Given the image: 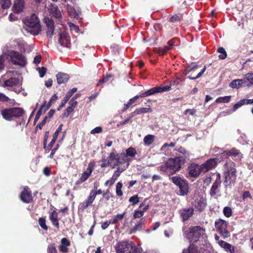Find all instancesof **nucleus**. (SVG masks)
Here are the masks:
<instances>
[{"label": "nucleus", "instance_id": "1", "mask_svg": "<svg viewBox=\"0 0 253 253\" xmlns=\"http://www.w3.org/2000/svg\"><path fill=\"white\" fill-rule=\"evenodd\" d=\"M13 72L8 71L1 76L3 83L1 86L6 87L8 90H11L19 94L23 90L22 87V81L19 78L13 77L11 74Z\"/></svg>", "mask_w": 253, "mask_h": 253}, {"label": "nucleus", "instance_id": "2", "mask_svg": "<svg viewBox=\"0 0 253 253\" xmlns=\"http://www.w3.org/2000/svg\"><path fill=\"white\" fill-rule=\"evenodd\" d=\"M24 23L26 31L34 36L38 35L41 31L39 19L35 14L27 17L24 20Z\"/></svg>", "mask_w": 253, "mask_h": 253}, {"label": "nucleus", "instance_id": "3", "mask_svg": "<svg viewBox=\"0 0 253 253\" xmlns=\"http://www.w3.org/2000/svg\"><path fill=\"white\" fill-rule=\"evenodd\" d=\"M124 155L122 154H116L114 152H111L108 160L103 159L101 161L102 164L100 166L102 168L111 166L112 168H115L117 165H122L124 163Z\"/></svg>", "mask_w": 253, "mask_h": 253}, {"label": "nucleus", "instance_id": "4", "mask_svg": "<svg viewBox=\"0 0 253 253\" xmlns=\"http://www.w3.org/2000/svg\"><path fill=\"white\" fill-rule=\"evenodd\" d=\"M115 249L117 253H141L142 249L136 247L131 242L122 241L118 243Z\"/></svg>", "mask_w": 253, "mask_h": 253}, {"label": "nucleus", "instance_id": "5", "mask_svg": "<svg viewBox=\"0 0 253 253\" xmlns=\"http://www.w3.org/2000/svg\"><path fill=\"white\" fill-rule=\"evenodd\" d=\"M184 163V160L180 157L169 159L166 163L165 166L161 167V170H169L171 173H174L179 170L181 166Z\"/></svg>", "mask_w": 253, "mask_h": 253}, {"label": "nucleus", "instance_id": "6", "mask_svg": "<svg viewBox=\"0 0 253 253\" xmlns=\"http://www.w3.org/2000/svg\"><path fill=\"white\" fill-rule=\"evenodd\" d=\"M236 169L231 164H226L225 165L224 181L225 186L234 185L236 180Z\"/></svg>", "mask_w": 253, "mask_h": 253}, {"label": "nucleus", "instance_id": "7", "mask_svg": "<svg viewBox=\"0 0 253 253\" xmlns=\"http://www.w3.org/2000/svg\"><path fill=\"white\" fill-rule=\"evenodd\" d=\"M24 113V111L22 108L13 107L2 110L0 114L4 119L10 121H12L14 118H18L21 117Z\"/></svg>", "mask_w": 253, "mask_h": 253}, {"label": "nucleus", "instance_id": "8", "mask_svg": "<svg viewBox=\"0 0 253 253\" xmlns=\"http://www.w3.org/2000/svg\"><path fill=\"white\" fill-rule=\"evenodd\" d=\"M206 236L205 230L200 226L191 227L187 234V237L190 242H197L201 237L203 238Z\"/></svg>", "mask_w": 253, "mask_h": 253}, {"label": "nucleus", "instance_id": "9", "mask_svg": "<svg viewBox=\"0 0 253 253\" xmlns=\"http://www.w3.org/2000/svg\"><path fill=\"white\" fill-rule=\"evenodd\" d=\"M8 58L9 59L12 64L18 65L22 67L25 66L26 64V59L22 54L14 51H10L7 55Z\"/></svg>", "mask_w": 253, "mask_h": 253}, {"label": "nucleus", "instance_id": "10", "mask_svg": "<svg viewBox=\"0 0 253 253\" xmlns=\"http://www.w3.org/2000/svg\"><path fill=\"white\" fill-rule=\"evenodd\" d=\"M215 226L217 231L221 235L224 239L230 236V232L227 230L226 221L222 219H218L215 222Z\"/></svg>", "mask_w": 253, "mask_h": 253}, {"label": "nucleus", "instance_id": "11", "mask_svg": "<svg viewBox=\"0 0 253 253\" xmlns=\"http://www.w3.org/2000/svg\"><path fill=\"white\" fill-rule=\"evenodd\" d=\"M171 89L170 85H165L163 86H158L152 88L145 92L139 95L141 98L149 96L157 93L165 92Z\"/></svg>", "mask_w": 253, "mask_h": 253}, {"label": "nucleus", "instance_id": "12", "mask_svg": "<svg viewBox=\"0 0 253 253\" xmlns=\"http://www.w3.org/2000/svg\"><path fill=\"white\" fill-rule=\"evenodd\" d=\"M47 9L50 15L57 19L59 21V23L62 24L61 21L62 19V14L58 6L50 3L47 7Z\"/></svg>", "mask_w": 253, "mask_h": 253}, {"label": "nucleus", "instance_id": "13", "mask_svg": "<svg viewBox=\"0 0 253 253\" xmlns=\"http://www.w3.org/2000/svg\"><path fill=\"white\" fill-rule=\"evenodd\" d=\"M201 172H203L202 165L193 163L188 167V173L191 177H198Z\"/></svg>", "mask_w": 253, "mask_h": 253}, {"label": "nucleus", "instance_id": "14", "mask_svg": "<svg viewBox=\"0 0 253 253\" xmlns=\"http://www.w3.org/2000/svg\"><path fill=\"white\" fill-rule=\"evenodd\" d=\"M95 165L94 162H90L88 164L86 170L82 174L79 179L80 182H84L89 178L94 169Z\"/></svg>", "mask_w": 253, "mask_h": 253}, {"label": "nucleus", "instance_id": "15", "mask_svg": "<svg viewBox=\"0 0 253 253\" xmlns=\"http://www.w3.org/2000/svg\"><path fill=\"white\" fill-rule=\"evenodd\" d=\"M223 157L232 156L235 160H241L242 158V154L239 150L236 148H232L228 151H224L222 153Z\"/></svg>", "mask_w": 253, "mask_h": 253}, {"label": "nucleus", "instance_id": "16", "mask_svg": "<svg viewBox=\"0 0 253 253\" xmlns=\"http://www.w3.org/2000/svg\"><path fill=\"white\" fill-rule=\"evenodd\" d=\"M229 86L232 88L238 89L245 86L249 87L250 84L246 82L245 79H236L232 81L230 83Z\"/></svg>", "mask_w": 253, "mask_h": 253}, {"label": "nucleus", "instance_id": "17", "mask_svg": "<svg viewBox=\"0 0 253 253\" xmlns=\"http://www.w3.org/2000/svg\"><path fill=\"white\" fill-rule=\"evenodd\" d=\"M21 200L25 203H30L32 200V193L28 187H25L20 195Z\"/></svg>", "mask_w": 253, "mask_h": 253}, {"label": "nucleus", "instance_id": "18", "mask_svg": "<svg viewBox=\"0 0 253 253\" xmlns=\"http://www.w3.org/2000/svg\"><path fill=\"white\" fill-rule=\"evenodd\" d=\"M193 205L196 209L200 211H202L206 207V200L203 197L199 196L194 200Z\"/></svg>", "mask_w": 253, "mask_h": 253}, {"label": "nucleus", "instance_id": "19", "mask_svg": "<svg viewBox=\"0 0 253 253\" xmlns=\"http://www.w3.org/2000/svg\"><path fill=\"white\" fill-rule=\"evenodd\" d=\"M217 165V161L215 159H210L204 164L201 165L203 168V172H206L209 170L214 168Z\"/></svg>", "mask_w": 253, "mask_h": 253}, {"label": "nucleus", "instance_id": "20", "mask_svg": "<svg viewBox=\"0 0 253 253\" xmlns=\"http://www.w3.org/2000/svg\"><path fill=\"white\" fill-rule=\"evenodd\" d=\"M44 22L46 23L47 27L46 34L47 36L51 37L53 35L54 31V26L53 20L49 18H45L44 19Z\"/></svg>", "mask_w": 253, "mask_h": 253}, {"label": "nucleus", "instance_id": "21", "mask_svg": "<svg viewBox=\"0 0 253 253\" xmlns=\"http://www.w3.org/2000/svg\"><path fill=\"white\" fill-rule=\"evenodd\" d=\"M120 154H122L124 155V163H122V165L126 164H129L128 162V159L126 158L127 157H131L133 158L137 154V151L135 148L130 147L127 148L126 151V154L124 153H120Z\"/></svg>", "mask_w": 253, "mask_h": 253}, {"label": "nucleus", "instance_id": "22", "mask_svg": "<svg viewBox=\"0 0 253 253\" xmlns=\"http://www.w3.org/2000/svg\"><path fill=\"white\" fill-rule=\"evenodd\" d=\"M221 181L219 175H218L216 179L213 183L211 190H210V195L211 196L213 197L215 196L216 194L219 193V188L220 186Z\"/></svg>", "mask_w": 253, "mask_h": 253}, {"label": "nucleus", "instance_id": "23", "mask_svg": "<svg viewBox=\"0 0 253 253\" xmlns=\"http://www.w3.org/2000/svg\"><path fill=\"white\" fill-rule=\"evenodd\" d=\"M25 7L24 0H14L13 4V11L14 12L19 13L23 11Z\"/></svg>", "mask_w": 253, "mask_h": 253}, {"label": "nucleus", "instance_id": "24", "mask_svg": "<svg viewBox=\"0 0 253 253\" xmlns=\"http://www.w3.org/2000/svg\"><path fill=\"white\" fill-rule=\"evenodd\" d=\"M59 43L63 46L67 47L70 43V37L66 32H63L59 34Z\"/></svg>", "mask_w": 253, "mask_h": 253}, {"label": "nucleus", "instance_id": "25", "mask_svg": "<svg viewBox=\"0 0 253 253\" xmlns=\"http://www.w3.org/2000/svg\"><path fill=\"white\" fill-rule=\"evenodd\" d=\"M194 210L191 208L183 209L180 211V216L183 221L188 219L193 214Z\"/></svg>", "mask_w": 253, "mask_h": 253}, {"label": "nucleus", "instance_id": "26", "mask_svg": "<svg viewBox=\"0 0 253 253\" xmlns=\"http://www.w3.org/2000/svg\"><path fill=\"white\" fill-rule=\"evenodd\" d=\"M70 246V242L66 238H63L61 240L60 245L59 247V250L60 253H67L68 248Z\"/></svg>", "mask_w": 253, "mask_h": 253}, {"label": "nucleus", "instance_id": "27", "mask_svg": "<svg viewBox=\"0 0 253 253\" xmlns=\"http://www.w3.org/2000/svg\"><path fill=\"white\" fill-rule=\"evenodd\" d=\"M129 166V164H123L122 165H117V170L115 171L113 173L112 178L115 181L120 176L121 173L125 170Z\"/></svg>", "mask_w": 253, "mask_h": 253}, {"label": "nucleus", "instance_id": "28", "mask_svg": "<svg viewBox=\"0 0 253 253\" xmlns=\"http://www.w3.org/2000/svg\"><path fill=\"white\" fill-rule=\"evenodd\" d=\"M217 244L221 248L223 249L227 252L234 253L235 252L234 247L232 245L224 241H218Z\"/></svg>", "mask_w": 253, "mask_h": 253}, {"label": "nucleus", "instance_id": "29", "mask_svg": "<svg viewBox=\"0 0 253 253\" xmlns=\"http://www.w3.org/2000/svg\"><path fill=\"white\" fill-rule=\"evenodd\" d=\"M77 91V88L76 87L73 88L72 89L70 90L66 94L64 99L62 101L61 104L60 105L59 110L60 108L65 106L66 103L69 100L70 98L72 96L73 93Z\"/></svg>", "mask_w": 253, "mask_h": 253}, {"label": "nucleus", "instance_id": "30", "mask_svg": "<svg viewBox=\"0 0 253 253\" xmlns=\"http://www.w3.org/2000/svg\"><path fill=\"white\" fill-rule=\"evenodd\" d=\"M57 81L58 84H64L67 82L69 78L68 74L63 73H59L56 75Z\"/></svg>", "mask_w": 253, "mask_h": 253}, {"label": "nucleus", "instance_id": "31", "mask_svg": "<svg viewBox=\"0 0 253 253\" xmlns=\"http://www.w3.org/2000/svg\"><path fill=\"white\" fill-rule=\"evenodd\" d=\"M180 195L182 196L186 195L189 192V184L186 180L182 183L179 187Z\"/></svg>", "mask_w": 253, "mask_h": 253}, {"label": "nucleus", "instance_id": "32", "mask_svg": "<svg viewBox=\"0 0 253 253\" xmlns=\"http://www.w3.org/2000/svg\"><path fill=\"white\" fill-rule=\"evenodd\" d=\"M58 217V213L57 212L54 211L51 214H50L49 216V218L51 222L52 223L53 225L55 226L57 228H59V222H58V219L57 218Z\"/></svg>", "mask_w": 253, "mask_h": 253}, {"label": "nucleus", "instance_id": "33", "mask_svg": "<svg viewBox=\"0 0 253 253\" xmlns=\"http://www.w3.org/2000/svg\"><path fill=\"white\" fill-rule=\"evenodd\" d=\"M94 201V200L90 197V196L89 195L88 197H87V200H86L84 202H83L80 204V209L82 211L86 209L89 205H90Z\"/></svg>", "mask_w": 253, "mask_h": 253}, {"label": "nucleus", "instance_id": "34", "mask_svg": "<svg viewBox=\"0 0 253 253\" xmlns=\"http://www.w3.org/2000/svg\"><path fill=\"white\" fill-rule=\"evenodd\" d=\"M173 42L172 41H169L168 42V45L166 46L164 48H159L158 50V53L160 55H163L167 53L170 49V47L173 46Z\"/></svg>", "mask_w": 253, "mask_h": 253}, {"label": "nucleus", "instance_id": "35", "mask_svg": "<svg viewBox=\"0 0 253 253\" xmlns=\"http://www.w3.org/2000/svg\"><path fill=\"white\" fill-rule=\"evenodd\" d=\"M140 96L139 95H136L133 97L130 98L126 103L124 104V108L123 109V111H126L131 105H132L135 101L140 98Z\"/></svg>", "mask_w": 253, "mask_h": 253}, {"label": "nucleus", "instance_id": "36", "mask_svg": "<svg viewBox=\"0 0 253 253\" xmlns=\"http://www.w3.org/2000/svg\"><path fill=\"white\" fill-rule=\"evenodd\" d=\"M171 179L172 182L178 187L186 180L183 177L179 176H173L171 178Z\"/></svg>", "mask_w": 253, "mask_h": 253}, {"label": "nucleus", "instance_id": "37", "mask_svg": "<svg viewBox=\"0 0 253 253\" xmlns=\"http://www.w3.org/2000/svg\"><path fill=\"white\" fill-rule=\"evenodd\" d=\"M155 136L153 135L148 134L145 136L143 139L144 144L146 146H149L154 141Z\"/></svg>", "mask_w": 253, "mask_h": 253}, {"label": "nucleus", "instance_id": "38", "mask_svg": "<svg viewBox=\"0 0 253 253\" xmlns=\"http://www.w3.org/2000/svg\"><path fill=\"white\" fill-rule=\"evenodd\" d=\"M67 12L69 14L73 17L79 16L78 12L75 9V8L70 5L69 4H67L66 5Z\"/></svg>", "mask_w": 253, "mask_h": 253}, {"label": "nucleus", "instance_id": "39", "mask_svg": "<svg viewBox=\"0 0 253 253\" xmlns=\"http://www.w3.org/2000/svg\"><path fill=\"white\" fill-rule=\"evenodd\" d=\"M231 96H226L224 97H218L216 100L215 102L217 103H228L230 101Z\"/></svg>", "mask_w": 253, "mask_h": 253}, {"label": "nucleus", "instance_id": "40", "mask_svg": "<svg viewBox=\"0 0 253 253\" xmlns=\"http://www.w3.org/2000/svg\"><path fill=\"white\" fill-rule=\"evenodd\" d=\"M183 253H199V252L193 245H191L187 250H184L183 251Z\"/></svg>", "mask_w": 253, "mask_h": 253}, {"label": "nucleus", "instance_id": "41", "mask_svg": "<svg viewBox=\"0 0 253 253\" xmlns=\"http://www.w3.org/2000/svg\"><path fill=\"white\" fill-rule=\"evenodd\" d=\"M143 224L144 222L141 219L133 228L131 229L130 233H133L138 230H140L142 228Z\"/></svg>", "mask_w": 253, "mask_h": 253}, {"label": "nucleus", "instance_id": "42", "mask_svg": "<svg viewBox=\"0 0 253 253\" xmlns=\"http://www.w3.org/2000/svg\"><path fill=\"white\" fill-rule=\"evenodd\" d=\"M47 253H57V250L54 243L49 244L47 249Z\"/></svg>", "mask_w": 253, "mask_h": 253}, {"label": "nucleus", "instance_id": "43", "mask_svg": "<svg viewBox=\"0 0 253 253\" xmlns=\"http://www.w3.org/2000/svg\"><path fill=\"white\" fill-rule=\"evenodd\" d=\"M122 187L123 184L121 182L117 183L116 188V192L118 196H122L123 195V192L122 191Z\"/></svg>", "mask_w": 253, "mask_h": 253}, {"label": "nucleus", "instance_id": "44", "mask_svg": "<svg viewBox=\"0 0 253 253\" xmlns=\"http://www.w3.org/2000/svg\"><path fill=\"white\" fill-rule=\"evenodd\" d=\"M10 0H1L0 1V4L2 9L8 8L11 5Z\"/></svg>", "mask_w": 253, "mask_h": 253}, {"label": "nucleus", "instance_id": "45", "mask_svg": "<svg viewBox=\"0 0 253 253\" xmlns=\"http://www.w3.org/2000/svg\"><path fill=\"white\" fill-rule=\"evenodd\" d=\"M126 214V212H124L122 214H117L114 218L113 220L112 221V224H114L116 223L118 221L122 220L124 217L125 216V215Z\"/></svg>", "mask_w": 253, "mask_h": 253}, {"label": "nucleus", "instance_id": "46", "mask_svg": "<svg viewBox=\"0 0 253 253\" xmlns=\"http://www.w3.org/2000/svg\"><path fill=\"white\" fill-rule=\"evenodd\" d=\"M206 70V67L205 66L203 68V69L201 70V72H200L196 76L194 77L193 76V73L191 74V75L189 76H188L187 78H189L190 80H196L199 78H200L205 72V71Z\"/></svg>", "mask_w": 253, "mask_h": 253}, {"label": "nucleus", "instance_id": "47", "mask_svg": "<svg viewBox=\"0 0 253 253\" xmlns=\"http://www.w3.org/2000/svg\"><path fill=\"white\" fill-rule=\"evenodd\" d=\"M8 58V56L6 54H3L0 56V72L4 69L3 62L5 59Z\"/></svg>", "mask_w": 253, "mask_h": 253}, {"label": "nucleus", "instance_id": "48", "mask_svg": "<svg viewBox=\"0 0 253 253\" xmlns=\"http://www.w3.org/2000/svg\"><path fill=\"white\" fill-rule=\"evenodd\" d=\"M217 51L219 53H221L219 55V58L221 59H224L227 57V54L225 50L223 47H219L218 48Z\"/></svg>", "mask_w": 253, "mask_h": 253}, {"label": "nucleus", "instance_id": "49", "mask_svg": "<svg viewBox=\"0 0 253 253\" xmlns=\"http://www.w3.org/2000/svg\"><path fill=\"white\" fill-rule=\"evenodd\" d=\"M152 110L150 108H140L136 109V113L138 114L151 112Z\"/></svg>", "mask_w": 253, "mask_h": 253}, {"label": "nucleus", "instance_id": "50", "mask_svg": "<svg viewBox=\"0 0 253 253\" xmlns=\"http://www.w3.org/2000/svg\"><path fill=\"white\" fill-rule=\"evenodd\" d=\"M223 213L225 216L227 217H229L231 216L232 213V211L230 207H225L223 209Z\"/></svg>", "mask_w": 253, "mask_h": 253}, {"label": "nucleus", "instance_id": "51", "mask_svg": "<svg viewBox=\"0 0 253 253\" xmlns=\"http://www.w3.org/2000/svg\"><path fill=\"white\" fill-rule=\"evenodd\" d=\"M102 194V190L101 189L98 190H92L90 191L89 193V195L90 197L94 200L95 197L97 194Z\"/></svg>", "mask_w": 253, "mask_h": 253}, {"label": "nucleus", "instance_id": "52", "mask_svg": "<svg viewBox=\"0 0 253 253\" xmlns=\"http://www.w3.org/2000/svg\"><path fill=\"white\" fill-rule=\"evenodd\" d=\"M245 101H246V99H243L240 100L238 102H237V103L234 104V105L233 106V111H236L239 108H240L241 106H242L243 105L246 104Z\"/></svg>", "mask_w": 253, "mask_h": 253}, {"label": "nucleus", "instance_id": "53", "mask_svg": "<svg viewBox=\"0 0 253 253\" xmlns=\"http://www.w3.org/2000/svg\"><path fill=\"white\" fill-rule=\"evenodd\" d=\"M112 76L111 75H107L106 77H105L99 81V82L97 84V86H100L102 84H104L108 82L109 80L111 78Z\"/></svg>", "mask_w": 253, "mask_h": 253}, {"label": "nucleus", "instance_id": "54", "mask_svg": "<svg viewBox=\"0 0 253 253\" xmlns=\"http://www.w3.org/2000/svg\"><path fill=\"white\" fill-rule=\"evenodd\" d=\"M129 202L132 203V205H134L139 202V198L138 195L133 196L129 198Z\"/></svg>", "mask_w": 253, "mask_h": 253}, {"label": "nucleus", "instance_id": "55", "mask_svg": "<svg viewBox=\"0 0 253 253\" xmlns=\"http://www.w3.org/2000/svg\"><path fill=\"white\" fill-rule=\"evenodd\" d=\"M39 224L41 227L45 230H47V226L45 224V220L43 218H40L39 219Z\"/></svg>", "mask_w": 253, "mask_h": 253}, {"label": "nucleus", "instance_id": "56", "mask_svg": "<svg viewBox=\"0 0 253 253\" xmlns=\"http://www.w3.org/2000/svg\"><path fill=\"white\" fill-rule=\"evenodd\" d=\"M58 98V97L56 95V94H54L52 96V97H51L49 102L47 103V105L45 109V110H47L48 109V108L50 107L51 106V103L53 101H55V100H56Z\"/></svg>", "mask_w": 253, "mask_h": 253}, {"label": "nucleus", "instance_id": "57", "mask_svg": "<svg viewBox=\"0 0 253 253\" xmlns=\"http://www.w3.org/2000/svg\"><path fill=\"white\" fill-rule=\"evenodd\" d=\"M244 79L247 81H249L251 84H253V74L248 73L245 75V77Z\"/></svg>", "mask_w": 253, "mask_h": 253}, {"label": "nucleus", "instance_id": "58", "mask_svg": "<svg viewBox=\"0 0 253 253\" xmlns=\"http://www.w3.org/2000/svg\"><path fill=\"white\" fill-rule=\"evenodd\" d=\"M143 211H135L133 214V217L134 218H140L143 215Z\"/></svg>", "mask_w": 253, "mask_h": 253}, {"label": "nucleus", "instance_id": "59", "mask_svg": "<svg viewBox=\"0 0 253 253\" xmlns=\"http://www.w3.org/2000/svg\"><path fill=\"white\" fill-rule=\"evenodd\" d=\"M102 127L100 126H97V127H96L95 128H93V129H92L90 131V133L92 134H94L96 133H100L102 132Z\"/></svg>", "mask_w": 253, "mask_h": 253}, {"label": "nucleus", "instance_id": "60", "mask_svg": "<svg viewBox=\"0 0 253 253\" xmlns=\"http://www.w3.org/2000/svg\"><path fill=\"white\" fill-rule=\"evenodd\" d=\"M9 98L6 96L4 93H0V101L2 102H7L9 100Z\"/></svg>", "mask_w": 253, "mask_h": 253}, {"label": "nucleus", "instance_id": "61", "mask_svg": "<svg viewBox=\"0 0 253 253\" xmlns=\"http://www.w3.org/2000/svg\"><path fill=\"white\" fill-rule=\"evenodd\" d=\"M38 70L40 77H43L46 72V68L44 67L39 68Z\"/></svg>", "mask_w": 253, "mask_h": 253}, {"label": "nucleus", "instance_id": "62", "mask_svg": "<svg viewBox=\"0 0 253 253\" xmlns=\"http://www.w3.org/2000/svg\"><path fill=\"white\" fill-rule=\"evenodd\" d=\"M110 224H112L111 220H109L106 221L103 223H102V224L101 225L102 229L103 230L106 229L109 226V225Z\"/></svg>", "mask_w": 253, "mask_h": 253}, {"label": "nucleus", "instance_id": "63", "mask_svg": "<svg viewBox=\"0 0 253 253\" xmlns=\"http://www.w3.org/2000/svg\"><path fill=\"white\" fill-rule=\"evenodd\" d=\"M175 145V143L171 142L170 144L165 143L161 147V150L164 151L167 147H174Z\"/></svg>", "mask_w": 253, "mask_h": 253}, {"label": "nucleus", "instance_id": "64", "mask_svg": "<svg viewBox=\"0 0 253 253\" xmlns=\"http://www.w3.org/2000/svg\"><path fill=\"white\" fill-rule=\"evenodd\" d=\"M115 181H116L111 177L110 179L106 181L105 185L106 186L108 185L111 186L115 183Z\"/></svg>", "mask_w": 253, "mask_h": 253}]
</instances>
